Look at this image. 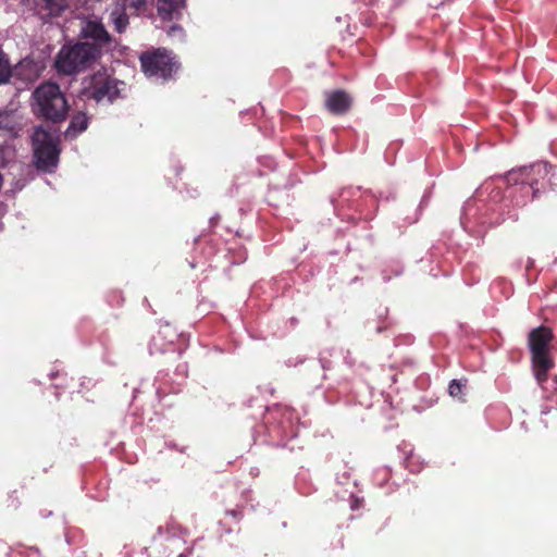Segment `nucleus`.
<instances>
[{
    "mask_svg": "<svg viewBox=\"0 0 557 557\" xmlns=\"http://www.w3.org/2000/svg\"><path fill=\"white\" fill-rule=\"evenodd\" d=\"M34 113L45 120V125L34 128L32 135L33 164L45 173H53L61 154L60 129L55 125L67 117L70 107H36Z\"/></svg>",
    "mask_w": 557,
    "mask_h": 557,
    "instance_id": "obj_1",
    "label": "nucleus"
},
{
    "mask_svg": "<svg viewBox=\"0 0 557 557\" xmlns=\"http://www.w3.org/2000/svg\"><path fill=\"white\" fill-rule=\"evenodd\" d=\"M101 58L89 41L63 45L53 60L54 71L62 76H75L90 69Z\"/></svg>",
    "mask_w": 557,
    "mask_h": 557,
    "instance_id": "obj_2",
    "label": "nucleus"
},
{
    "mask_svg": "<svg viewBox=\"0 0 557 557\" xmlns=\"http://www.w3.org/2000/svg\"><path fill=\"white\" fill-rule=\"evenodd\" d=\"M553 338L552 330L544 325L533 329L528 336L532 367L540 384L547 380L548 371L554 367V361L549 357V345Z\"/></svg>",
    "mask_w": 557,
    "mask_h": 557,
    "instance_id": "obj_3",
    "label": "nucleus"
},
{
    "mask_svg": "<svg viewBox=\"0 0 557 557\" xmlns=\"http://www.w3.org/2000/svg\"><path fill=\"white\" fill-rule=\"evenodd\" d=\"M140 66L147 77L168 81L178 69L175 57L164 48L146 51L139 57Z\"/></svg>",
    "mask_w": 557,
    "mask_h": 557,
    "instance_id": "obj_4",
    "label": "nucleus"
},
{
    "mask_svg": "<svg viewBox=\"0 0 557 557\" xmlns=\"http://www.w3.org/2000/svg\"><path fill=\"white\" fill-rule=\"evenodd\" d=\"M120 86H125V84L111 77L106 70L98 71L90 77L88 86L83 90L82 100H95L97 102L108 100L112 102L121 94Z\"/></svg>",
    "mask_w": 557,
    "mask_h": 557,
    "instance_id": "obj_5",
    "label": "nucleus"
},
{
    "mask_svg": "<svg viewBox=\"0 0 557 557\" xmlns=\"http://www.w3.org/2000/svg\"><path fill=\"white\" fill-rule=\"evenodd\" d=\"M552 168L547 162H537L530 166L509 171L506 180L511 185L529 186L532 189V197L535 199L540 193L539 182L548 175Z\"/></svg>",
    "mask_w": 557,
    "mask_h": 557,
    "instance_id": "obj_6",
    "label": "nucleus"
},
{
    "mask_svg": "<svg viewBox=\"0 0 557 557\" xmlns=\"http://www.w3.org/2000/svg\"><path fill=\"white\" fill-rule=\"evenodd\" d=\"M81 36L84 39L91 40L89 46L95 47L98 50L100 58L103 52L111 51L115 44L113 37L108 33L104 25L97 20L86 21L81 29Z\"/></svg>",
    "mask_w": 557,
    "mask_h": 557,
    "instance_id": "obj_7",
    "label": "nucleus"
},
{
    "mask_svg": "<svg viewBox=\"0 0 557 557\" xmlns=\"http://www.w3.org/2000/svg\"><path fill=\"white\" fill-rule=\"evenodd\" d=\"M36 104H67L66 99L60 90V86L55 83L46 82L38 86L34 91Z\"/></svg>",
    "mask_w": 557,
    "mask_h": 557,
    "instance_id": "obj_8",
    "label": "nucleus"
},
{
    "mask_svg": "<svg viewBox=\"0 0 557 557\" xmlns=\"http://www.w3.org/2000/svg\"><path fill=\"white\" fill-rule=\"evenodd\" d=\"M156 5L163 21L180 20L186 9V0H157Z\"/></svg>",
    "mask_w": 557,
    "mask_h": 557,
    "instance_id": "obj_9",
    "label": "nucleus"
},
{
    "mask_svg": "<svg viewBox=\"0 0 557 557\" xmlns=\"http://www.w3.org/2000/svg\"><path fill=\"white\" fill-rule=\"evenodd\" d=\"M88 127V117L85 113L74 115L65 131V137L70 139L76 138L82 132Z\"/></svg>",
    "mask_w": 557,
    "mask_h": 557,
    "instance_id": "obj_10",
    "label": "nucleus"
},
{
    "mask_svg": "<svg viewBox=\"0 0 557 557\" xmlns=\"http://www.w3.org/2000/svg\"><path fill=\"white\" fill-rule=\"evenodd\" d=\"M37 5L47 16H59L66 9V0H38Z\"/></svg>",
    "mask_w": 557,
    "mask_h": 557,
    "instance_id": "obj_11",
    "label": "nucleus"
},
{
    "mask_svg": "<svg viewBox=\"0 0 557 557\" xmlns=\"http://www.w3.org/2000/svg\"><path fill=\"white\" fill-rule=\"evenodd\" d=\"M0 129H5L15 136L20 133L22 125L15 120V111L0 113Z\"/></svg>",
    "mask_w": 557,
    "mask_h": 557,
    "instance_id": "obj_12",
    "label": "nucleus"
},
{
    "mask_svg": "<svg viewBox=\"0 0 557 557\" xmlns=\"http://www.w3.org/2000/svg\"><path fill=\"white\" fill-rule=\"evenodd\" d=\"M110 20L112 21L114 25V29L117 33H123L127 25H128V16L125 13L124 7H116L111 13H110Z\"/></svg>",
    "mask_w": 557,
    "mask_h": 557,
    "instance_id": "obj_13",
    "label": "nucleus"
},
{
    "mask_svg": "<svg viewBox=\"0 0 557 557\" xmlns=\"http://www.w3.org/2000/svg\"><path fill=\"white\" fill-rule=\"evenodd\" d=\"M354 98L343 89H336L327 94L325 104H350Z\"/></svg>",
    "mask_w": 557,
    "mask_h": 557,
    "instance_id": "obj_14",
    "label": "nucleus"
},
{
    "mask_svg": "<svg viewBox=\"0 0 557 557\" xmlns=\"http://www.w3.org/2000/svg\"><path fill=\"white\" fill-rule=\"evenodd\" d=\"M465 385L459 380H453L448 386V393L451 397L460 398L463 392Z\"/></svg>",
    "mask_w": 557,
    "mask_h": 557,
    "instance_id": "obj_15",
    "label": "nucleus"
},
{
    "mask_svg": "<svg viewBox=\"0 0 557 557\" xmlns=\"http://www.w3.org/2000/svg\"><path fill=\"white\" fill-rule=\"evenodd\" d=\"M123 7H128L132 9H140L146 4V0H123Z\"/></svg>",
    "mask_w": 557,
    "mask_h": 557,
    "instance_id": "obj_16",
    "label": "nucleus"
},
{
    "mask_svg": "<svg viewBox=\"0 0 557 557\" xmlns=\"http://www.w3.org/2000/svg\"><path fill=\"white\" fill-rule=\"evenodd\" d=\"M350 107H327L329 111L333 115L345 114Z\"/></svg>",
    "mask_w": 557,
    "mask_h": 557,
    "instance_id": "obj_17",
    "label": "nucleus"
},
{
    "mask_svg": "<svg viewBox=\"0 0 557 557\" xmlns=\"http://www.w3.org/2000/svg\"><path fill=\"white\" fill-rule=\"evenodd\" d=\"M10 498H12V507L16 509L20 505V500L16 496V491H13L12 494H10Z\"/></svg>",
    "mask_w": 557,
    "mask_h": 557,
    "instance_id": "obj_18",
    "label": "nucleus"
},
{
    "mask_svg": "<svg viewBox=\"0 0 557 557\" xmlns=\"http://www.w3.org/2000/svg\"><path fill=\"white\" fill-rule=\"evenodd\" d=\"M191 549H188V553H182L178 555V557H188Z\"/></svg>",
    "mask_w": 557,
    "mask_h": 557,
    "instance_id": "obj_19",
    "label": "nucleus"
}]
</instances>
